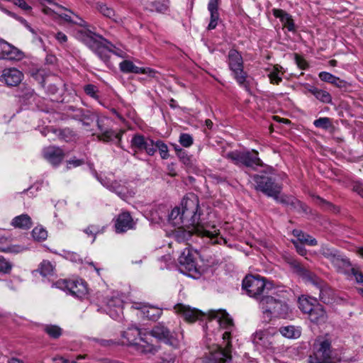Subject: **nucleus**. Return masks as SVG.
I'll return each mask as SVG.
<instances>
[{
    "label": "nucleus",
    "mask_w": 363,
    "mask_h": 363,
    "mask_svg": "<svg viewBox=\"0 0 363 363\" xmlns=\"http://www.w3.org/2000/svg\"><path fill=\"white\" fill-rule=\"evenodd\" d=\"M44 331L53 339L59 338L62 333V330L57 325H47L44 328Z\"/></svg>",
    "instance_id": "obj_44"
},
{
    "label": "nucleus",
    "mask_w": 363,
    "mask_h": 363,
    "mask_svg": "<svg viewBox=\"0 0 363 363\" xmlns=\"http://www.w3.org/2000/svg\"><path fill=\"white\" fill-rule=\"evenodd\" d=\"M84 232L89 236H92L94 242L96 239V235L100 233H101V230L99 225H90L86 229L84 230Z\"/></svg>",
    "instance_id": "obj_53"
},
{
    "label": "nucleus",
    "mask_w": 363,
    "mask_h": 363,
    "mask_svg": "<svg viewBox=\"0 0 363 363\" xmlns=\"http://www.w3.org/2000/svg\"><path fill=\"white\" fill-rule=\"evenodd\" d=\"M57 135L61 140L65 141H69L75 137L74 132L68 128L57 130Z\"/></svg>",
    "instance_id": "obj_49"
},
{
    "label": "nucleus",
    "mask_w": 363,
    "mask_h": 363,
    "mask_svg": "<svg viewBox=\"0 0 363 363\" xmlns=\"http://www.w3.org/2000/svg\"><path fill=\"white\" fill-rule=\"evenodd\" d=\"M122 133L123 132L117 133L111 129H106L103 130V132L98 135L97 137L100 140L104 142H113L116 140V143L119 145L121 140Z\"/></svg>",
    "instance_id": "obj_38"
},
{
    "label": "nucleus",
    "mask_w": 363,
    "mask_h": 363,
    "mask_svg": "<svg viewBox=\"0 0 363 363\" xmlns=\"http://www.w3.org/2000/svg\"><path fill=\"white\" fill-rule=\"evenodd\" d=\"M180 162H182L186 167H191L193 165L191 157L187 154L186 150H183L180 152V153L177 155Z\"/></svg>",
    "instance_id": "obj_54"
},
{
    "label": "nucleus",
    "mask_w": 363,
    "mask_h": 363,
    "mask_svg": "<svg viewBox=\"0 0 363 363\" xmlns=\"http://www.w3.org/2000/svg\"><path fill=\"white\" fill-rule=\"evenodd\" d=\"M131 145L139 150H145L150 156L156 152V149L154 147V141L150 138L146 139L142 135H135L131 140Z\"/></svg>",
    "instance_id": "obj_19"
},
{
    "label": "nucleus",
    "mask_w": 363,
    "mask_h": 363,
    "mask_svg": "<svg viewBox=\"0 0 363 363\" xmlns=\"http://www.w3.org/2000/svg\"><path fill=\"white\" fill-rule=\"evenodd\" d=\"M182 209L175 207L169 214V221L174 226L195 225L200 219L198 197L194 194L184 197L182 201Z\"/></svg>",
    "instance_id": "obj_3"
},
{
    "label": "nucleus",
    "mask_w": 363,
    "mask_h": 363,
    "mask_svg": "<svg viewBox=\"0 0 363 363\" xmlns=\"http://www.w3.org/2000/svg\"><path fill=\"white\" fill-rule=\"evenodd\" d=\"M141 3L146 10L164 13L167 9V1L164 0H141Z\"/></svg>",
    "instance_id": "obj_26"
},
{
    "label": "nucleus",
    "mask_w": 363,
    "mask_h": 363,
    "mask_svg": "<svg viewBox=\"0 0 363 363\" xmlns=\"http://www.w3.org/2000/svg\"><path fill=\"white\" fill-rule=\"evenodd\" d=\"M150 334L160 341L173 347L178 348L180 345L181 339L183 338L182 333L179 336L174 332H172L164 323H158L150 330Z\"/></svg>",
    "instance_id": "obj_11"
},
{
    "label": "nucleus",
    "mask_w": 363,
    "mask_h": 363,
    "mask_svg": "<svg viewBox=\"0 0 363 363\" xmlns=\"http://www.w3.org/2000/svg\"><path fill=\"white\" fill-rule=\"evenodd\" d=\"M272 198L277 202L290 207L291 210H294L297 213H307L308 212V206L293 196L278 193L276 196H273Z\"/></svg>",
    "instance_id": "obj_16"
},
{
    "label": "nucleus",
    "mask_w": 363,
    "mask_h": 363,
    "mask_svg": "<svg viewBox=\"0 0 363 363\" xmlns=\"http://www.w3.org/2000/svg\"><path fill=\"white\" fill-rule=\"evenodd\" d=\"M208 10L211 16L208 30H213L218 25L220 16L218 13V0H209Z\"/></svg>",
    "instance_id": "obj_28"
},
{
    "label": "nucleus",
    "mask_w": 363,
    "mask_h": 363,
    "mask_svg": "<svg viewBox=\"0 0 363 363\" xmlns=\"http://www.w3.org/2000/svg\"><path fill=\"white\" fill-rule=\"evenodd\" d=\"M96 8L104 16L115 20V11L113 8L108 6L106 4L98 2L96 3Z\"/></svg>",
    "instance_id": "obj_42"
},
{
    "label": "nucleus",
    "mask_w": 363,
    "mask_h": 363,
    "mask_svg": "<svg viewBox=\"0 0 363 363\" xmlns=\"http://www.w3.org/2000/svg\"><path fill=\"white\" fill-rule=\"evenodd\" d=\"M13 267V264L4 257L0 256V272L8 274H10Z\"/></svg>",
    "instance_id": "obj_51"
},
{
    "label": "nucleus",
    "mask_w": 363,
    "mask_h": 363,
    "mask_svg": "<svg viewBox=\"0 0 363 363\" xmlns=\"http://www.w3.org/2000/svg\"><path fill=\"white\" fill-rule=\"evenodd\" d=\"M269 78L270 79L271 83H274L276 84H278L279 82L282 81V79L279 75L278 71L277 69L273 70L272 72L269 74Z\"/></svg>",
    "instance_id": "obj_57"
},
{
    "label": "nucleus",
    "mask_w": 363,
    "mask_h": 363,
    "mask_svg": "<svg viewBox=\"0 0 363 363\" xmlns=\"http://www.w3.org/2000/svg\"><path fill=\"white\" fill-rule=\"evenodd\" d=\"M62 8L68 11L70 13H72L74 16V18H72L69 14L63 13V14L60 15V17L61 18L64 19L65 21H67L69 23L76 24L81 27H86L87 26L86 21H84L81 17H79L77 14L74 13L71 10H68L64 7H62Z\"/></svg>",
    "instance_id": "obj_40"
},
{
    "label": "nucleus",
    "mask_w": 363,
    "mask_h": 363,
    "mask_svg": "<svg viewBox=\"0 0 363 363\" xmlns=\"http://www.w3.org/2000/svg\"><path fill=\"white\" fill-rule=\"evenodd\" d=\"M13 4L25 11H30L32 9L25 0H14Z\"/></svg>",
    "instance_id": "obj_58"
},
{
    "label": "nucleus",
    "mask_w": 363,
    "mask_h": 363,
    "mask_svg": "<svg viewBox=\"0 0 363 363\" xmlns=\"http://www.w3.org/2000/svg\"><path fill=\"white\" fill-rule=\"evenodd\" d=\"M211 319H216L220 327L226 331L222 334L225 347L215 345L209 350L208 353L204 357V363H230L231 357V330L234 326L233 320L225 310L211 311L209 312Z\"/></svg>",
    "instance_id": "obj_1"
},
{
    "label": "nucleus",
    "mask_w": 363,
    "mask_h": 363,
    "mask_svg": "<svg viewBox=\"0 0 363 363\" xmlns=\"http://www.w3.org/2000/svg\"><path fill=\"white\" fill-rule=\"evenodd\" d=\"M307 315L311 322L315 324L323 323L328 318L324 306L320 304L319 302L315 303L313 308Z\"/></svg>",
    "instance_id": "obj_23"
},
{
    "label": "nucleus",
    "mask_w": 363,
    "mask_h": 363,
    "mask_svg": "<svg viewBox=\"0 0 363 363\" xmlns=\"http://www.w3.org/2000/svg\"><path fill=\"white\" fill-rule=\"evenodd\" d=\"M331 84L344 90H346L350 86V84L348 82L337 77H335V79H333Z\"/></svg>",
    "instance_id": "obj_55"
},
{
    "label": "nucleus",
    "mask_w": 363,
    "mask_h": 363,
    "mask_svg": "<svg viewBox=\"0 0 363 363\" xmlns=\"http://www.w3.org/2000/svg\"><path fill=\"white\" fill-rule=\"evenodd\" d=\"M225 157L238 166H245L253 170L264 165L259 157V152L255 150L231 151L226 154Z\"/></svg>",
    "instance_id": "obj_6"
},
{
    "label": "nucleus",
    "mask_w": 363,
    "mask_h": 363,
    "mask_svg": "<svg viewBox=\"0 0 363 363\" xmlns=\"http://www.w3.org/2000/svg\"><path fill=\"white\" fill-rule=\"evenodd\" d=\"M258 301L266 322H269L274 318H285L288 314V306L269 294L262 296Z\"/></svg>",
    "instance_id": "obj_4"
},
{
    "label": "nucleus",
    "mask_w": 363,
    "mask_h": 363,
    "mask_svg": "<svg viewBox=\"0 0 363 363\" xmlns=\"http://www.w3.org/2000/svg\"><path fill=\"white\" fill-rule=\"evenodd\" d=\"M101 184L110 191L116 193L122 199H124L127 196L128 191L125 185V182H122L121 181H113L110 182L106 179L105 181H101Z\"/></svg>",
    "instance_id": "obj_24"
},
{
    "label": "nucleus",
    "mask_w": 363,
    "mask_h": 363,
    "mask_svg": "<svg viewBox=\"0 0 363 363\" xmlns=\"http://www.w3.org/2000/svg\"><path fill=\"white\" fill-rule=\"evenodd\" d=\"M313 125L318 128L328 130L333 126L331 119L328 117H321L313 121Z\"/></svg>",
    "instance_id": "obj_48"
},
{
    "label": "nucleus",
    "mask_w": 363,
    "mask_h": 363,
    "mask_svg": "<svg viewBox=\"0 0 363 363\" xmlns=\"http://www.w3.org/2000/svg\"><path fill=\"white\" fill-rule=\"evenodd\" d=\"M96 118L95 113L84 109L77 110V113L73 116L74 119L81 121L85 126H89Z\"/></svg>",
    "instance_id": "obj_33"
},
{
    "label": "nucleus",
    "mask_w": 363,
    "mask_h": 363,
    "mask_svg": "<svg viewBox=\"0 0 363 363\" xmlns=\"http://www.w3.org/2000/svg\"><path fill=\"white\" fill-rule=\"evenodd\" d=\"M295 60H296L297 65L301 69H305L307 68L308 64H307L306 61L303 57H301V56H299L297 54H296V55H295Z\"/></svg>",
    "instance_id": "obj_61"
},
{
    "label": "nucleus",
    "mask_w": 363,
    "mask_h": 363,
    "mask_svg": "<svg viewBox=\"0 0 363 363\" xmlns=\"http://www.w3.org/2000/svg\"><path fill=\"white\" fill-rule=\"evenodd\" d=\"M313 351L308 357V363H334L331 361V342L328 340H315Z\"/></svg>",
    "instance_id": "obj_10"
},
{
    "label": "nucleus",
    "mask_w": 363,
    "mask_h": 363,
    "mask_svg": "<svg viewBox=\"0 0 363 363\" xmlns=\"http://www.w3.org/2000/svg\"><path fill=\"white\" fill-rule=\"evenodd\" d=\"M75 37L92 50L106 65L109 63L111 53L121 58L125 57V52L116 48L110 41L90 30H79L76 32Z\"/></svg>",
    "instance_id": "obj_2"
},
{
    "label": "nucleus",
    "mask_w": 363,
    "mask_h": 363,
    "mask_svg": "<svg viewBox=\"0 0 363 363\" xmlns=\"http://www.w3.org/2000/svg\"><path fill=\"white\" fill-rule=\"evenodd\" d=\"M174 309L177 313L182 315L185 320L190 323L194 322L205 316V314L201 311L196 308H191L189 306L182 303L177 304L174 306Z\"/></svg>",
    "instance_id": "obj_20"
},
{
    "label": "nucleus",
    "mask_w": 363,
    "mask_h": 363,
    "mask_svg": "<svg viewBox=\"0 0 363 363\" xmlns=\"http://www.w3.org/2000/svg\"><path fill=\"white\" fill-rule=\"evenodd\" d=\"M89 169L91 171V173L92 175L101 183V181H105L106 179H103L101 177H100L96 170L94 169V164L90 163L89 164Z\"/></svg>",
    "instance_id": "obj_64"
},
{
    "label": "nucleus",
    "mask_w": 363,
    "mask_h": 363,
    "mask_svg": "<svg viewBox=\"0 0 363 363\" xmlns=\"http://www.w3.org/2000/svg\"><path fill=\"white\" fill-rule=\"evenodd\" d=\"M272 13L276 18H279L283 26L286 27L289 31L295 30V24L291 15L279 9H273Z\"/></svg>",
    "instance_id": "obj_27"
},
{
    "label": "nucleus",
    "mask_w": 363,
    "mask_h": 363,
    "mask_svg": "<svg viewBox=\"0 0 363 363\" xmlns=\"http://www.w3.org/2000/svg\"><path fill=\"white\" fill-rule=\"evenodd\" d=\"M23 78V74L16 68H6L2 71L0 82L8 86H18Z\"/></svg>",
    "instance_id": "obj_17"
},
{
    "label": "nucleus",
    "mask_w": 363,
    "mask_h": 363,
    "mask_svg": "<svg viewBox=\"0 0 363 363\" xmlns=\"http://www.w3.org/2000/svg\"><path fill=\"white\" fill-rule=\"evenodd\" d=\"M53 266L50 262L43 260L39 265L38 271L43 277L51 275L53 272Z\"/></svg>",
    "instance_id": "obj_46"
},
{
    "label": "nucleus",
    "mask_w": 363,
    "mask_h": 363,
    "mask_svg": "<svg viewBox=\"0 0 363 363\" xmlns=\"http://www.w3.org/2000/svg\"><path fill=\"white\" fill-rule=\"evenodd\" d=\"M279 332L284 337L289 339H296L301 336V330L294 325L281 327Z\"/></svg>",
    "instance_id": "obj_41"
},
{
    "label": "nucleus",
    "mask_w": 363,
    "mask_h": 363,
    "mask_svg": "<svg viewBox=\"0 0 363 363\" xmlns=\"http://www.w3.org/2000/svg\"><path fill=\"white\" fill-rule=\"evenodd\" d=\"M135 223L128 212L120 213L115 223L116 233H124L134 228Z\"/></svg>",
    "instance_id": "obj_21"
},
{
    "label": "nucleus",
    "mask_w": 363,
    "mask_h": 363,
    "mask_svg": "<svg viewBox=\"0 0 363 363\" xmlns=\"http://www.w3.org/2000/svg\"><path fill=\"white\" fill-rule=\"evenodd\" d=\"M66 257L73 262H79L82 260L79 255L73 252H68L67 253Z\"/></svg>",
    "instance_id": "obj_62"
},
{
    "label": "nucleus",
    "mask_w": 363,
    "mask_h": 363,
    "mask_svg": "<svg viewBox=\"0 0 363 363\" xmlns=\"http://www.w3.org/2000/svg\"><path fill=\"white\" fill-rule=\"evenodd\" d=\"M293 235L297 238V240L300 243H304L310 246H315L318 244L317 240L308 234L303 231L295 229L292 232Z\"/></svg>",
    "instance_id": "obj_39"
},
{
    "label": "nucleus",
    "mask_w": 363,
    "mask_h": 363,
    "mask_svg": "<svg viewBox=\"0 0 363 363\" xmlns=\"http://www.w3.org/2000/svg\"><path fill=\"white\" fill-rule=\"evenodd\" d=\"M320 254L329 259L337 267L341 268L351 266L348 258L335 248L330 247L328 245H322L320 249Z\"/></svg>",
    "instance_id": "obj_14"
},
{
    "label": "nucleus",
    "mask_w": 363,
    "mask_h": 363,
    "mask_svg": "<svg viewBox=\"0 0 363 363\" xmlns=\"http://www.w3.org/2000/svg\"><path fill=\"white\" fill-rule=\"evenodd\" d=\"M318 77L321 81L331 84L336 76L327 72H320Z\"/></svg>",
    "instance_id": "obj_56"
},
{
    "label": "nucleus",
    "mask_w": 363,
    "mask_h": 363,
    "mask_svg": "<svg viewBox=\"0 0 363 363\" xmlns=\"http://www.w3.org/2000/svg\"><path fill=\"white\" fill-rule=\"evenodd\" d=\"M143 336L144 335H143L141 331L137 327L128 328L122 333V337L127 340L126 344L134 347L135 346V344L138 342V340H140V337Z\"/></svg>",
    "instance_id": "obj_32"
},
{
    "label": "nucleus",
    "mask_w": 363,
    "mask_h": 363,
    "mask_svg": "<svg viewBox=\"0 0 363 363\" xmlns=\"http://www.w3.org/2000/svg\"><path fill=\"white\" fill-rule=\"evenodd\" d=\"M271 286V283L266 282L265 279L259 275H247L242 283V288L247 294L257 301L262 296L269 294Z\"/></svg>",
    "instance_id": "obj_5"
},
{
    "label": "nucleus",
    "mask_w": 363,
    "mask_h": 363,
    "mask_svg": "<svg viewBox=\"0 0 363 363\" xmlns=\"http://www.w3.org/2000/svg\"><path fill=\"white\" fill-rule=\"evenodd\" d=\"M193 234L214 238L217 235V230L215 227H213V231L207 230L199 220L195 225H189V226L180 225L178 226L175 236L179 242H185L189 240Z\"/></svg>",
    "instance_id": "obj_9"
},
{
    "label": "nucleus",
    "mask_w": 363,
    "mask_h": 363,
    "mask_svg": "<svg viewBox=\"0 0 363 363\" xmlns=\"http://www.w3.org/2000/svg\"><path fill=\"white\" fill-rule=\"evenodd\" d=\"M120 70L123 73H134V74H149L153 73L154 71L150 68L139 67L134 65L130 60H125L119 64Z\"/></svg>",
    "instance_id": "obj_25"
},
{
    "label": "nucleus",
    "mask_w": 363,
    "mask_h": 363,
    "mask_svg": "<svg viewBox=\"0 0 363 363\" xmlns=\"http://www.w3.org/2000/svg\"><path fill=\"white\" fill-rule=\"evenodd\" d=\"M351 274L354 277L357 283H363V273L360 270L352 267L351 269Z\"/></svg>",
    "instance_id": "obj_59"
},
{
    "label": "nucleus",
    "mask_w": 363,
    "mask_h": 363,
    "mask_svg": "<svg viewBox=\"0 0 363 363\" xmlns=\"http://www.w3.org/2000/svg\"><path fill=\"white\" fill-rule=\"evenodd\" d=\"M56 288L67 291L74 297L82 298L87 294L86 284L82 280L61 279L53 284Z\"/></svg>",
    "instance_id": "obj_12"
},
{
    "label": "nucleus",
    "mask_w": 363,
    "mask_h": 363,
    "mask_svg": "<svg viewBox=\"0 0 363 363\" xmlns=\"http://www.w3.org/2000/svg\"><path fill=\"white\" fill-rule=\"evenodd\" d=\"M291 265L294 269V272L296 273L298 277L308 284L313 285L317 289L323 286L325 282L320 278H319L313 272L304 267L299 262L293 261Z\"/></svg>",
    "instance_id": "obj_15"
},
{
    "label": "nucleus",
    "mask_w": 363,
    "mask_h": 363,
    "mask_svg": "<svg viewBox=\"0 0 363 363\" xmlns=\"http://www.w3.org/2000/svg\"><path fill=\"white\" fill-rule=\"evenodd\" d=\"M135 350L142 354H155L157 349L152 344L148 342L145 335L143 337H140V340L135 344Z\"/></svg>",
    "instance_id": "obj_35"
},
{
    "label": "nucleus",
    "mask_w": 363,
    "mask_h": 363,
    "mask_svg": "<svg viewBox=\"0 0 363 363\" xmlns=\"http://www.w3.org/2000/svg\"><path fill=\"white\" fill-rule=\"evenodd\" d=\"M154 147L156 150H158L162 159L166 160L169 157L168 147L163 141L158 140L154 142Z\"/></svg>",
    "instance_id": "obj_45"
},
{
    "label": "nucleus",
    "mask_w": 363,
    "mask_h": 363,
    "mask_svg": "<svg viewBox=\"0 0 363 363\" xmlns=\"http://www.w3.org/2000/svg\"><path fill=\"white\" fill-rule=\"evenodd\" d=\"M252 341L257 347L269 348L271 342L269 340V334L265 330H257L252 335Z\"/></svg>",
    "instance_id": "obj_30"
},
{
    "label": "nucleus",
    "mask_w": 363,
    "mask_h": 363,
    "mask_svg": "<svg viewBox=\"0 0 363 363\" xmlns=\"http://www.w3.org/2000/svg\"><path fill=\"white\" fill-rule=\"evenodd\" d=\"M293 244L294 245L297 252L301 255L303 256L306 254V249L304 247V243H300L298 241L292 240Z\"/></svg>",
    "instance_id": "obj_60"
},
{
    "label": "nucleus",
    "mask_w": 363,
    "mask_h": 363,
    "mask_svg": "<svg viewBox=\"0 0 363 363\" xmlns=\"http://www.w3.org/2000/svg\"><path fill=\"white\" fill-rule=\"evenodd\" d=\"M84 91L85 94L86 95L89 96L90 97H91L96 100L99 99V96L97 94L99 92V89L96 85L92 84H86L84 86Z\"/></svg>",
    "instance_id": "obj_50"
},
{
    "label": "nucleus",
    "mask_w": 363,
    "mask_h": 363,
    "mask_svg": "<svg viewBox=\"0 0 363 363\" xmlns=\"http://www.w3.org/2000/svg\"><path fill=\"white\" fill-rule=\"evenodd\" d=\"M306 89L316 99L323 104H332V96L326 90L319 89L314 86L307 84Z\"/></svg>",
    "instance_id": "obj_31"
},
{
    "label": "nucleus",
    "mask_w": 363,
    "mask_h": 363,
    "mask_svg": "<svg viewBox=\"0 0 363 363\" xmlns=\"http://www.w3.org/2000/svg\"><path fill=\"white\" fill-rule=\"evenodd\" d=\"M255 182V189L262 192L268 197L276 196L277 194L281 193V184L276 182V179L270 172H262L252 176Z\"/></svg>",
    "instance_id": "obj_7"
},
{
    "label": "nucleus",
    "mask_w": 363,
    "mask_h": 363,
    "mask_svg": "<svg viewBox=\"0 0 363 363\" xmlns=\"http://www.w3.org/2000/svg\"><path fill=\"white\" fill-rule=\"evenodd\" d=\"M44 157L53 165H58L62 161L65 153L63 150L55 146H50L43 150Z\"/></svg>",
    "instance_id": "obj_22"
},
{
    "label": "nucleus",
    "mask_w": 363,
    "mask_h": 363,
    "mask_svg": "<svg viewBox=\"0 0 363 363\" xmlns=\"http://www.w3.org/2000/svg\"><path fill=\"white\" fill-rule=\"evenodd\" d=\"M11 225L16 228L29 229L32 227L33 223L28 214H21L12 220Z\"/></svg>",
    "instance_id": "obj_37"
},
{
    "label": "nucleus",
    "mask_w": 363,
    "mask_h": 363,
    "mask_svg": "<svg viewBox=\"0 0 363 363\" xmlns=\"http://www.w3.org/2000/svg\"><path fill=\"white\" fill-rule=\"evenodd\" d=\"M178 262L179 264V270L182 273L191 277H195L200 274L192 252L189 247L185 248L182 251L179 257Z\"/></svg>",
    "instance_id": "obj_13"
},
{
    "label": "nucleus",
    "mask_w": 363,
    "mask_h": 363,
    "mask_svg": "<svg viewBox=\"0 0 363 363\" xmlns=\"http://www.w3.org/2000/svg\"><path fill=\"white\" fill-rule=\"evenodd\" d=\"M106 305L108 308V313L113 318L118 316L123 311L122 301L119 298H111L108 300Z\"/></svg>",
    "instance_id": "obj_36"
},
{
    "label": "nucleus",
    "mask_w": 363,
    "mask_h": 363,
    "mask_svg": "<svg viewBox=\"0 0 363 363\" xmlns=\"http://www.w3.org/2000/svg\"><path fill=\"white\" fill-rule=\"evenodd\" d=\"M23 57V52L4 40H0V60H19Z\"/></svg>",
    "instance_id": "obj_18"
},
{
    "label": "nucleus",
    "mask_w": 363,
    "mask_h": 363,
    "mask_svg": "<svg viewBox=\"0 0 363 363\" xmlns=\"http://www.w3.org/2000/svg\"><path fill=\"white\" fill-rule=\"evenodd\" d=\"M318 302L316 298L301 295L298 298V307L303 313L308 314Z\"/></svg>",
    "instance_id": "obj_29"
},
{
    "label": "nucleus",
    "mask_w": 363,
    "mask_h": 363,
    "mask_svg": "<svg viewBox=\"0 0 363 363\" xmlns=\"http://www.w3.org/2000/svg\"><path fill=\"white\" fill-rule=\"evenodd\" d=\"M319 291V299L325 304H331L335 300V294L333 289L325 283L318 289Z\"/></svg>",
    "instance_id": "obj_34"
},
{
    "label": "nucleus",
    "mask_w": 363,
    "mask_h": 363,
    "mask_svg": "<svg viewBox=\"0 0 363 363\" xmlns=\"http://www.w3.org/2000/svg\"><path fill=\"white\" fill-rule=\"evenodd\" d=\"M228 66L238 84L249 91V84L247 82V74L244 71L243 60L240 53L234 49L228 52Z\"/></svg>",
    "instance_id": "obj_8"
},
{
    "label": "nucleus",
    "mask_w": 363,
    "mask_h": 363,
    "mask_svg": "<svg viewBox=\"0 0 363 363\" xmlns=\"http://www.w3.org/2000/svg\"><path fill=\"white\" fill-rule=\"evenodd\" d=\"M162 310L155 307H145L143 308V315L149 320H156L162 315Z\"/></svg>",
    "instance_id": "obj_43"
},
{
    "label": "nucleus",
    "mask_w": 363,
    "mask_h": 363,
    "mask_svg": "<svg viewBox=\"0 0 363 363\" xmlns=\"http://www.w3.org/2000/svg\"><path fill=\"white\" fill-rule=\"evenodd\" d=\"M83 164H84V160H82V159H77L75 157H74L73 159H71L67 161V164L69 165H72V167H79V166H81Z\"/></svg>",
    "instance_id": "obj_63"
},
{
    "label": "nucleus",
    "mask_w": 363,
    "mask_h": 363,
    "mask_svg": "<svg viewBox=\"0 0 363 363\" xmlns=\"http://www.w3.org/2000/svg\"><path fill=\"white\" fill-rule=\"evenodd\" d=\"M32 236L37 241H43L48 237V232L41 226H37L32 230Z\"/></svg>",
    "instance_id": "obj_47"
},
{
    "label": "nucleus",
    "mask_w": 363,
    "mask_h": 363,
    "mask_svg": "<svg viewBox=\"0 0 363 363\" xmlns=\"http://www.w3.org/2000/svg\"><path fill=\"white\" fill-rule=\"evenodd\" d=\"M179 143L184 147H189L194 142L192 136L188 133H181L179 135Z\"/></svg>",
    "instance_id": "obj_52"
}]
</instances>
